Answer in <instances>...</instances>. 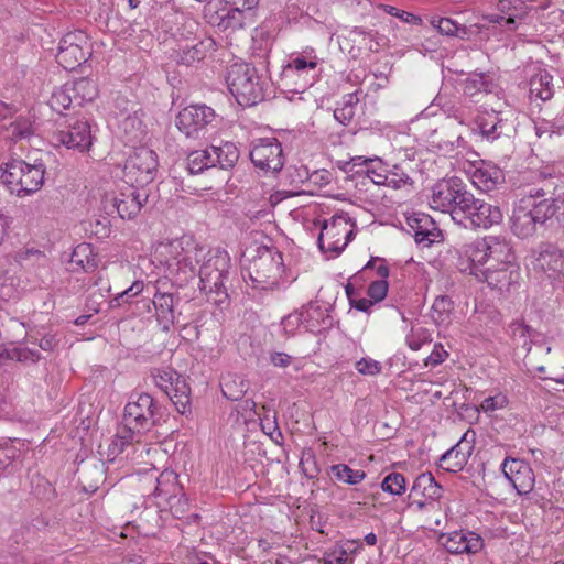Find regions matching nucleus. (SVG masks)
<instances>
[{
	"label": "nucleus",
	"instance_id": "3c124183",
	"mask_svg": "<svg viewBox=\"0 0 564 564\" xmlns=\"http://www.w3.org/2000/svg\"><path fill=\"white\" fill-rule=\"evenodd\" d=\"M473 183L475 186H477L480 191L484 192H490L494 189V177L488 169H476V171L473 173Z\"/></svg>",
	"mask_w": 564,
	"mask_h": 564
},
{
	"label": "nucleus",
	"instance_id": "49530a36",
	"mask_svg": "<svg viewBox=\"0 0 564 564\" xmlns=\"http://www.w3.org/2000/svg\"><path fill=\"white\" fill-rule=\"evenodd\" d=\"M511 333L513 340L518 346H521L525 351L531 350V329L529 326L524 325L523 323L516 322L512 323L511 326Z\"/></svg>",
	"mask_w": 564,
	"mask_h": 564
},
{
	"label": "nucleus",
	"instance_id": "5fc2aeb1",
	"mask_svg": "<svg viewBox=\"0 0 564 564\" xmlns=\"http://www.w3.org/2000/svg\"><path fill=\"white\" fill-rule=\"evenodd\" d=\"M260 0H227V6L238 11L250 12V17L257 20Z\"/></svg>",
	"mask_w": 564,
	"mask_h": 564
},
{
	"label": "nucleus",
	"instance_id": "a211bd4d",
	"mask_svg": "<svg viewBox=\"0 0 564 564\" xmlns=\"http://www.w3.org/2000/svg\"><path fill=\"white\" fill-rule=\"evenodd\" d=\"M148 198L149 193L145 188L129 185L124 192L111 198L110 205L122 219H131L140 213Z\"/></svg>",
	"mask_w": 564,
	"mask_h": 564
},
{
	"label": "nucleus",
	"instance_id": "c03bdc74",
	"mask_svg": "<svg viewBox=\"0 0 564 564\" xmlns=\"http://www.w3.org/2000/svg\"><path fill=\"white\" fill-rule=\"evenodd\" d=\"M9 357L12 360H17L25 365H34L41 359V354L35 348L20 346L11 349L9 351Z\"/></svg>",
	"mask_w": 564,
	"mask_h": 564
},
{
	"label": "nucleus",
	"instance_id": "ddd939ff",
	"mask_svg": "<svg viewBox=\"0 0 564 564\" xmlns=\"http://www.w3.org/2000/svg\"><path fill=\"white\" fill-rule=\"evenodd\" d=\"M54 141L67 149L86 152L93 144L91 127L85 119H74L68 122L65 129L54 133Z\"/></svg>",
	"mask_w": 564,
	"mask_h": 564
},
{
	"label": "nucleus",
	"instance_id": "5701e85b",
	"mask_svg": "<svg viewBox=\"0 0 564 564\" xmlns=\"http://www.w3.org/2000/svg\"><path fill=\"white\" fill-rule=\"evenodd\" d=\"M460 182L458 180H443L436 183L432 188V196L430 206L433 209L446 212V209L453 207L451 202H454L457 187Z\"/></svg>",
	"mask_w": 564,
	"mask_h": 564
},
{
	"label": "nucleus",
	"instance_id": "9d476101",
	"mask_svg": "<svg viewBox=\"0 0 564 564\" xmlns=\"http://www.w3.org/2000/svg\"><path fill=\"white\" fill-rule=\"evenodd\" d=\"M534 271L545 275L554 285L564 286V254L554 246L541 247L531 261Z\"/></svg>",
	"mask_w": 564,
	"mask_h": 564
},
{
	"label": "nucleus",
	"instance_id": "7c9ffc66",
	"mask_svg": "<svg viewBox=\"0 0 564 564\" xmlns=\"http://www.w3.org/2000/svg\"><path fill=\"white\" fill-rule=\"evenodd\" d=\"M223 395L231 401H238L243 398L248 390V382L236 373H227L220 381Z\"/></svg>",
	"mask_w": 564,
	"mask_h": 564
},
{
	"label": "nucleus",
	"instance_id": "2f4dec72",
	"mask_svg": "<svg viewBox=\"0 0 564 564\" xmlns=\"http://www.w3.org/2000/svg\"><path fill=\"white\" fill-rule=\"evenodd\" d=\"M256 23V19L250 17V12H246L245 10H236L230 8L227 10L225 14L220 17L219 26L224 30H241L248 26H252Z\"/></svg>",
	"mask_w": 564,
	"mask_h": 564
},
{
	"label": "nucleus",
	"instance_id": "0eeeda50",
	"mask_svg": "<svg viewBox=\"0 0 564 564\" xmlns=\"http://www.w3.org/2000/svg\"><path fill=\"white\" fill-rule=\"evenodd\" d=\"M91 55V45L83 31L69 32L59 41L56 59L66 70H74Z\"/></svg>",
	"mask_w": 564,
	"mask_h": 564
},
{
	"label": "nucleus",
	"instance_id": "4d7b16f0",
	"mask_svg": "<svg viewBox=\"0 0 564 564\" xmlns=\"http://www.w3.org/2000/svg\"><path fill=\"white\" fill-rule=\"evenodd\" d=\"M335 119L341 124H348L354 118V109H352V96L349 95V100L343 108H336L334 110Z\"/></svg>",
	"mask_w": 564,
	"mask_h": 564
},
{
	"label": "nucleus",
	"instance_id": "aec40b11",
	"mask_svg": "<svg viewBox=\"0 0 564 564\" xmlns=\"http://www.w3.org/2000/svg\"><path fill=\"white\" fill-rule=\"evenodd\" d=\"M214 45L215 42L210 37L205 40H200L196 36L193 39H186V43L177 44V48H175V58L177 63L189 66L202 61Z\"/></svg>",
	"mask_w": 564,
	"mask_h": 564
},
{
	"label": "nucleus",
	"instance_id": "dca6fc26",
	"mask_svg": "<svg viewBox=\"0 0 564 564\" xmlns=\"http://www.w3.org/2000/svg\"><path fill=\"white\" fill-rule=\"evenodd\" d=\"M501 481L511 485L517 492H528L533 487L530 466L521 459H505L501 464Z\"/></svg>",
	"mask_w": 564,
	"mask_h": 564
},
{
	"label": "nucleus",
	"instance_id": "f257e3e1",
	"mask_svg": "<svg viewBox=\"0 0 564 564\" xmlns=\"http://www.w3.org/2000/svg\"><path fill=\"white\" fill-rule=\"evenodd\" d=\"M169 270L186 281L194 276L196 265L202 259H205L199 268L200 290L206 293H215L221 302L227 297L225 280L228 278L231 267L230 257L227 251L215 249L205 254L204 248L197 246L191 240H175L167 247Z\"/></svg>",
	"mask_w": 564,
	"mask_h": 564
},
{
	"label": "nucleus",
	"instance_id": "393cba45",
	"mask_svg": "<svg viewBox=\"0 0 564 564\" xmlns=\"http://www.w3.org/2000/svg\"><path fill=\"white\" fill-rule=\"evenodd\" d=\"M451 203L453 207L446 209L445 213H449L453 220L464 225V227H467L465 224L467 213H470L471 209H475V198L473 194L467 192L465 187L459 183L454 202Z\"/></svg>",
	"mask_w": 564,
	"mask_h": 564
},
{
	"label": "nucleus",
	"instance_id": "58836bf2",
	"mask_svg": "<svg viewBox=\"0 0 564 564\" xmlns=\"http://www.w3.org/2000/svg\"><path fill=\"white\" fill-rule=\"evenodd\" d=\"M516 111L508 107L506 111H496V138L503 133L510 137L516 131Z\"/></svg>",
	"mask_w": 564,
	"mask_h": 564
},
{
	"label": "nucleus",
	"instance_id": "a878e982",
	"mask_svg": "<svg viewBox=\"0 0 564 564\" xmlns=\"http://www.w3.org/2000/svg\"><path fill=\"white\" fill-rule=\"evenodd\" d=\"M529 97L531 100L546 101L553 97V76L544 69H540L530 79Z\"/></svg>",
	"mask_w": 564,
	"mask_h": 564
},
{
	"label": "nucleus",
	"instance_id": "4c0bfd02",
	"mask_svg": "<svg viewBox=\"0 0 564 564\" xmlns=\"http://www.w3.org/2000/svg\"><path fill=\"white\" fill-rule=\"evenodd\" d=\"M330 470H332L333 476L338 481H343V482H346L349 485H357V484L361 482L366 477V473L364 470L351 469L346 464L333 465L330 467Z\"/></svg>",
	"mask_w": 564,
	"mask_h": 564
},
{
	"label": "nucleus",
	"instance_id": "6ab92c4d",
	"mask_svg": "<svg viewBox=\"0 0 564 564\" xmlns=\"http://www.w3.org/2000/svg\"><path fill=\"white\" fill-rule=\"evenodd\" d=\"M444 547L453 554L476 553L482 547V539L474 532L455 531L441 536Z\"/></svg>",
	"mask_w": 564,
	"mask_h": 564
},
{
	"label": "nucleus",
	"instance_id": "c9c22d12",
	"mask_svg": "<svg viewBox=\"0 0 564 564\" xmlns=\"http://www.w3.org/2000/svg\"><path fill=\"white\" fill-rule=\"evenodd\" d=\"M380 264L377 267V275L378 280L372 281L368 286V296L375 302H381L388 292V282L387 278L389 276V268L383 263V260H380Z\"/></svg>",
	"mask_w": 564,
	"mask_h": 564
},
{
	"label": "nucleus",
	"instance_id": "20e7f679",
	"mask_svg": "<svg viewBox=\"0 0 564 564\" xmlns=\"http://www.w3.org/2000/svg\"><path fill=\"white\" fill-rule=\"evenodd\" d=\"M226 82L232 96L241 106H253L264 98V82L254 66L247 63L232 64L226 75Z\"/></svg>",
	"mask_w": 564,
	"mask_h": 564
},
{
	"label": "nucleus",
	"instance_id": "72a5a7b5",
	"mask_svg": "<svg viewBox=\"0 0 564 564\" xmlns=\"http://www.w3.org/2000/svg\"><path fill=\"white\" fill-rule=\"evenodd\" d=\"M466 220L478 228H490L494 225L492 206L488 203L475 199V209L467 213Z\"/></svg>",
	"mask_w": 564,
	"mask_h": 564
},
{
	"label": "nucleus",
	"instance_id": "39448f33",
	"mask_svg": "<svg viewBox=\"0 0 564 564\" xmlns=\"http://www.w3.org/2000/svg\"><path fill=\"white\" fill-rule=\"evenodd\" d=\"M158 155L148 147H140L126 160L123 180L128 185L144 188L152 183L158 173Z\"/></svg>",
	"mask_w": 564,
	"mask_h": 564
},
{
	"label": "nucleus",
	"instance_id": "13d9d810",
	"mask_svg": "<svg viewBox=\"0 0 564 564\" xmlns=\"http://www.w3.org/2000/svg\"><path fill=\"white\" fill-rule=\"evenodd\" d=\"M17 258L21 263H26L34 260V263L43 264L46 261L45 254L35 249H25L19 251Z\"/></svg>",
	"mask_w": 564,
	"mask_h": 564
},
{
	"label": "nucleus",
	"instance_id": "338daca9",
	"mask_svg": "<svg viewBox=\"0 0 564 564\" xmlns=\"http://www.w3.org/2000/svg\"><path fill=\"white\" fill-rule=\"evenodd\" d=\"M270 361L273 366L286 368L292 361V357L285 352L274 351L270 354Z\"/></svg>",
	"mask_w": 564,
	"mask_h": 564
},
{
	"label": "nucleus",
	"instance_id": "c756f323",
	"mask_svg": "<svg viewBox=\"0 0 564 564\" xmlns=\"http://www.w3.org/2000/svg\"><path fill=\"white\" fill-rule=\"evenodd\" d=\"M209 151L212 160L214 161V167L219 166L224 170L230 169L235 166L239 159V151L231 142H225L219 147L212 145Z\"/></svg>",
	"mask_w": 564,
	"mask_h": 564
},
{
	"label": "nucleus",
	"instance_id": "423d86ee",
	"mask_svg": "<svg viewBox=\"0 0 564 564\" xmlns=\"http://www.w3.org/2000/svg\"><path fill=\"white\" fill-rule=\"evenodd\" d=\"M162 417L158 402L149 393H140L134 401L124 408L123 422L137 427L139 432H148L158 425Z\"/></svg>",
	"mask_w": 564,
	"mask_h": 564
},
{
	"label": "nucleus",
	"instance_id": "c85d7f7f",
	"mask_svg": "<svg viewBox=\"0 0 564 564\" xmlns=\"http://www.w3.org/2000/svg\"><path fill=\"white\" fill-rule=\"evenodd\" d=\"M189 393L191 389L186 383V380L180 376L178 378H175L174 386H172L165 394L173 402L177 412L185 414L191 410Z\"/></svg>",
	"mask_w": 564,
	"mask_h": 564
},
{
	"label": "nucleus",
	"instance_id": "4be33fe9",
	"mask_svg": "<svg viewBox=\"0 0 564 564\" xmlns=\"http://www.w3.org/2000/svg\"><path fill=\"white\" fill-rule=\"evenodd\" d=\"M178 297L175 300L172 293L156 292L153 296V305L155 308V315L163 330H170V327L176 321L175 304L178 302Z\"/></svg>",
	"mask_w": 564,
	"mask_h": 564
},
{
	"label": "nucleus",
	"instance_id": "37998d69",
	"mask_svg": "<svg viewBox=\"0 0 564 564\" xmlns=\"http://www.w3.org/2000/svg\"><path fill=\"white\" fill-rule=\"evenodd\" d=\"M181 375L178 372L170 367L159 368L152 371V378L155 386L164 393L174 386L175 378H178Z\"/></svg>",
	"mask_w": 564,
	"mask_h": 564
},
{
	"label": "nucleus",
	"instance_id": "f03ea898",
	"mask_svg": "<svg viewBox=\"0 0 564 564\" xmlns=\"http://www.w3.org/2000/svg\"><path fill=\"white\" fill-rule=\"evenodd\" d=\"M245 265L254 289L273 291L280 286L283 274V259L281 252L268 247L257 248V254L246 259Z\"/></svg>",
	"mask_w": 564,
	"mask_h": 564
},
{
	"label": "nucleus",
	"instance_id": "09e8293b",
	"mask_svg": "<svg viewBox=\"0 0 564 564\" xmlns=\"http://www.w3.org/2000/svg\"><path fill=\"white\" fill-rule=\"evenodd\" d=\"M431 341L430 333L424 327H412L406 336V343L412 350H420L424 344Z\"/></svg>",
	"mask_w": 564,
	"mask_h": 564
},
{
	"label": "nucleus",
	"instance_id": "ea45409f",
	"mask_svg": "<svg viewBox=\"0 0 564 564\" xmlns=\"http://www.w3.org/2000/svg\"><path fill=\"white\" fill-rule=\"evenodd\" d=\"M176 20L182 21L181 28H177L176 32L173 34L180 43H186V39H193L195 36V32L198 30V23L191 18L185 17L182 12L175 10Z\"/></svg>",
	"mask_w": 564,
	"mask_h": 564
},
{
	"label": "nucleus",
	"instance_id": "b1692460",
	"mask_svg": "<svg viewBox=\"0 0 564 564\" xmlns=\"http://www.w3.org/2000/svg\"><path fill=\"white\" fill-rule=\"evenodd\" d=\"M409 225L414 232L413 236L415 241L423 245V247H430L442 236L441 230L427 215L410 219Z\"/></svg>",
	"mask_w": 564,
	"mask_h": 564
},
{
	"label": "nucleus",
	"instance_id": "4468645a",
	"mask_svg": "<svg viewBox=\"0 0 564 564\" xmlns=\"http://www.w3.org/2000/svg\"><path fill=\"white\" fill-rule=\"evenodd\" d=\"M348 226L349 217L345 213L334 215L326 220L317 240L319 249L323 252L340 253L346 247V242H341V240Z\"/></svg>",
	"mask_w": 564,
	"mask_h": 564
},
{
	"label": "nucleus",
	"instance_id": "bf43d9fd",
	"mask_svg": "<svg viewBox=\"0 0 564 564\" xmlns=\"http://www.w3.org/2000/svg\"><path fill=\"white\" fill-rule=\"evenodd\" d=\"M317 67V63L314 61H306L304 56H296L289 65L288 69L296 72H314Z\"/></svg>",
	"mask_w": 564,
	"mask_h": 564
},
{
	"label": "nucleus",
	"instance_id": "8fccbe9b",
	"mask_svg": "<svg viewBox=\"0 0 564 564\" xmlns=\"http://www.w3.org/2000/svg\"><path fill=\"white\" fill-rule=\"evenodd\" d=\"M492 84L482 74H475L470 77L466 85V91L470 95L476 93L490 94Z\"/></svg>",
	"mask_w": 564,
	"mask_h": 564
},
{
	"label": "nucleus",
	"instance_id": "79ce46f5",
	"mask_svg": "<svg viewBox=\"0 0 564 564\" xmlns=\"http://www.w3.org/2000/svg\"><path fill=\"white\" fill-rule=\"evenodd\" d=\"M386 186L393 189H400L405 186H412V178L399 166L394 165L392 170L384 174Z\"/></svg>",
	"mask_w": 564,
	"mask_h": 564
},
{
	"label": "nucleus",
	"instance_id": "f8f14e48",
	"mask_svg": "<svg viewBox=\"0 0 564 564\" xmlns=\"http://www.w3.org/2000/svg\"><path fill=\"white\" fill-rule=\"evenodd\" d=\"M443 496L442 486L436 482L431 473H423L419 475L411 488L409 499L411 506H416L419 510L435 509L438 506V500Z\"/></svg>",
	"mask_w": 564,
	"mask_h": 564
},
{
	"label": "nucleus",
	"instance_id": "bb28decb",
	"mask_svg": "<svg viewBox=\"0 0 564 564\" xmlns=\"http://www.w3.org/2000/svg\"><path fill=\"white\" fill-rule=\"evenodd\" d=\"M470 447L463 448L462 443H457L441 457V468L449 473L460 471L468 462Z\"/></svg>",
	"mask_w": 564,
	"mask_h": 564
},
{
	"label": "nucleus",
	"instance_id": "1a4fd4ad",
	"mask_svg": "<svg viewBox=\"0 0 564 564\" xmlns=\"http://www.w3.org/2000/svg\"><path fill=\"white\" fill-rule=\"evenodd\" d=\"M249 155L254 166L265 172H279L284 165L282 145L275 138L258 139Z\"/></svg>",
	"mask_w": 564,
	"mask_h": 564
},
{
	"label": "nucleus",
	"instance_id": "052dcab7",
	"mask_svg": "<svg viewBox=\"0 0 564 564\" xmlns=\"http://www.w3.org/2000/svg\"><path fill=\"white\" fill-rule=\"evenodd\" d=\"M261 429L263 433L269 435L271 440L275 443H280V440H283V435L279 430L276 421H270L268 417L261 419Z\"/></svg>",
	"mask_w": 564,
	"mask_h": 564
},
{
	"label": "nucleus",
	"instance_id": "6e6552de",
	"mask_svg": "<svg viewBox=\"0 0 564 564\" xmlns=\"http://www.w3.org/2000/svg\"><path fill=\"white\" fill-rule=\"evenodd\" d=\"M496 289L501 293L510 292L519 285L521 273L512 247L506 240L496 239Z\"/></svg>",
	"mask_w": 564,
	"mask_h": 564
},
{
	"label": "nucleus",
	"instance_id": "f704fd0d",
	"mask_svg": "<svg viewBox=\"0 0 564 564\" xmlns=\"http://www.w3.org/2000/svg\"><path fill=\"white\" fill-rule=\"evenodd\" d=\"M8 135L14 140L28 139L34 134V117L32 115L19 116L6 128Z\"/></svg>",
	"mask_w": 564,
	"mask_h": 564
},
{
	"label": "nucleus",
	"instance_id": "412c9836",
	"mask_svg": "<svg viewBox=\"0 0 564 564\" xmlns=\"http://www.w3.org/2000/svg\"><path fill=\"white\" fill-rule=\"evenodd\" d=\"M527 196L532 197L533 215L535 216L538 224L545 223L549 218L554 216L556 212L563 209L561 204V194L557 197L546 198V193L542 188L530 189Z\"/></svg>",
	"mask_w": 564,
	"mask_h": 564
},
{
	"label": "nucleus",
	"instance_id": "f3484780",
	"mask_svg": "<svg viewBox=\"0 0 564 564\" xmlns=\"http://www.w3.org/2000/svg\"><path fill=\"white\" fill-rule=\"evenodd\" d=\"M532 197L522 196L519 198L510 217L511 230L520 238H527L534 234L538 220L533 215Z\"/></svg>",
	"mask_w": 564,
	"mask_h": 564
},
{
	"label": "nucleus",
	"instance_id": "473e14b6",
	"mask_svg": "<svg viewBox=\"0 0 564 564\" xmlns=\"http://www.w3.org/2000/svg\"><path fill=\"white\" fill-rule=\"evenodd\" d=\"M74 97L75 104L82 106L86 101H93L97 95V85L93 79L82 77L68 85Z\"/></svg>",
	"mask_w": 564,
	"mask_h": 564
},
{
	"label": "nucleus",
	"instance_id": "603ef678",
	"mask_svg": "<svg viewBox=\"0 0 564 564\" xmlns=\"http://www.w3.org/2000/svg\"><path fill=\"white\" fill-rule=\"evenodd\" d=\"M144 284L142 281H135L130 288L118 293L111 301L110 306H120L122 303L129 302L130 299L137 296L143 291Z\"/></svg>",
	"mask_w": 564,
	"mask_h": 564
},
{
	"label": "nucleus",
	"instance_id": "e2e57ef3",
	"mask_svg": "<svg viewBox=\"0 0 564 564\" xmlns=\"http://www.w3.org/2000/svg\"><path fill=\"white\" fill-rule=\"evenodd\" d=\"M448 356L447 351L443 348L441 344H436L434 346L433 351L425 359V365L429 366H437L442 364L445 358Z\"/></svg>",
	"mask_w": 564,
	"mask_h": 564
},
{
	"label": "nucleus",
	"instance_id": "e433bc0d",
	"mask_svg": "<svg viewBox=\"0 0 564 564\" xmlns=\"http://www.w3.org/2000/svg\"><path fill=\"white\" fill-rule=\"evenodd\" d=\"M210 167H214V161L209 148L192 151L187 155V169L191 174H199Z\"/></svg>",
	"mask_w": 564,
	"mask_h": 564
},
{
	"label": "nucleus",
	"instance_id": "2eb2a0df",
	"mask_svg": "<svg viewBox=\"0 0 564 564\" xmlns=\"http://www.w3.org/2000/svg\"><path fill=\"white\" fill-rule=\"evenodd\" d=\"M494 238L485 237L476 240L469 248L470 274L478 281L491 284L492 265L488 264L491 257Z\"/></svg>",
	"mask_w": 564,
	"mask_h": 564
},
{
	"label": "nucleus",
	"instance_id": "6e6d98bb",
	"mask_svg": "<svg viewBox=\"0 0 564 564\" xmlns=\"http://www.w3.org/2000/svg\"><path fill=\"white\" fill-rule=\"evenodd\" d=\"M356 369L361 375L375 376L381 372L382 366L377 360L361 358L356 362Z\"/></svg>",
	"mask_w": 564,
	"mask_h": 564
},
{
	"label": "nucleus",
	"instance_id": "a19ab883",
	"mask_svg": "<svg viewBox=\"0 0 564 564\" xmlns=\"http://www.w3.org/2000/svg\"><path fill=\"white\" fill-rule=\"evenodd\" d=\"M48 104L51 108L58 113H62L63 110L69 109L72 105L75 104V100L68 85H65L63 88L54 91Z\"/></svg>",
	"mask_w": 564,
	"mask_h": 564
},
{
	"label": "nucleus",
	"instance_id": "0e129e2a",
	"mask_svg": "<svg viewBox=\"0 0 564 564\" xmlns=\"http://www.w3.org/2000/svg\"><path fill=\"white\" fill-rule=\"evenodd\" d=\"M175 480H176V475L173 471H167V470L163 471L156 478L158 486H156L154 492L156 495L169 494L170 491L164 488V485H165V482H174Z\"/></svg>",
	"mask_w": 564,
	"mask_h": 564
},
{
	"label": "nucleus",
	"instance_id": "9b49d317",
	"mask_svg": "<svg viewBox=\"0 0 564 564\" xmlns=\"http://www.w3.org/2000/svg\"><path fill=\"white\" fill-rule=\"evenodd\" d=\"M216 119L215 110L206 105H191L183 108L176 117V127L186 137H196L199 131Z\"/></svg>",
	"mask_w": 564,
	"mask_h": 564
},
{
	"label": "nucleus",
	"instance_id": "7ed1b4c3",
	"mask_svg": "<svg viewBox=\"0 0 564 564\" xmlns=\"http://www.w3.org/2000/svg\"><path fill=\"white\" fill-rule=\"evenodd\" d=\"M45 164L35 160L33 164L23 160H11L1 173L3 184L11 193L22 197L37 192L44 183Z\"/></svg>",
	"mask_w": 564,
	"mask_h": 564
},
{
	"label": "nucleus",
	"instance_id": "774afa93",
	"mask_svg": "<svg viewBox=\"0 0 564 564\" xmlns=\"http://www.w3.org/2000/svg\"><path fill=\"white\" fill-rule=\"evenodd\" d=\"M432 307H433L434 312H437L440 314L446 313L453 308V302L446 295L437 296L435 299Z\"/></svg>",
	"mask_w": 564,
	"mask_h": 564
},
{
	"label": "nucleus",
	"instance_id": "69168bd1",
	"mask_svg": "<svg viewBox=\"0 0 564 564\" xmlns=\"http://www.w3.org/2000/svg\"><path fill=\"white\" fill-rule=\"evenodd\" d=\"M347 560V552L343 549L328 552L324 557L326 564H346Z\"/></svg>",
	"mask_w": 564,
	"mask_h": 564
},
{
	"label": "nucleus",
	"instance_id": "de8ad7c7",
	"mask_svg": "<svg viewBox=\"0 0 564 564\" xmlns=\"http://www.w3.org/2000/svg\"><path fill=\"white\" fill-rule=\"evenodd\" d=\"M144 432L137 431V427H133L131 424L123 422V425L117 432V442H121L126 448L133 445V443L140 442V436Z\"/></svg>",
	"mask_w": 564,
	"mask_h": 564
},
{
	"label": "nucleus",
	"instance_id": "864d4df0",
	"mask_svg": "<svg viewBox=\"0 0 564 564\" xmlns=\"http://www.w3.org/2000/svg\"><path fill=\"white\" fill-rule=\"evenodd\" d=\"M440 33L448 35V36H459V32L463 34L466 33L464 28H460L455 21L449 18H441L437 20L435 25Z\"/></svg>",
	"mask_w": 564,
	"mask_h": 564
},
{
	"label": "nucleus",
	"instance_id": "cd10ccee",
	"mask_svg": "<svg viewBox=\"0 0 564 564\" xmlns=\"http://www.w3.org/2000/svg\"><path fill=\"white\" fill-rule=\"evenodd\" d=\"M69 264L72 270L82 269L91 272L97 268V259L90 243L77 245L70 256Z\"/></svg>",
	"mask_w": 564,
	"mask_h": 564
},
{
	"label": "nucleus",
	"instance_id": "680f3d73",
	"mask_svg": "<svg viewBox=\"0 0 564 564\" xmlns=\"http://www.w3.org/2000/svg\"><path fill=\"white\" fill-rule=\"evenodd\" d=\"M382 8L388 14H390L392 17H397L406 23L421 22V19L417 15L406 12V11H403V10H399L395 7L383 4Z\"/></svg>",
	"mask_w": 564,
	"mask_h": 564
},
{
	"label": "nucleus",
	"instance_id": "a18cd8bd",
	"mask_svg": "<svg viewBox=\"0 0 564 564\" xmlns=\"http://www.w3.org/2000/svg\"><path fill=\"white\" fill-rule=\"evenodd\" d=\"M381 488L386 492L400 496L405 491L406 481L402 474L391 473L383 479Z\"/></svg>",
	"mask_w": 564,
	"mask_h": 564
}]
</instances>
